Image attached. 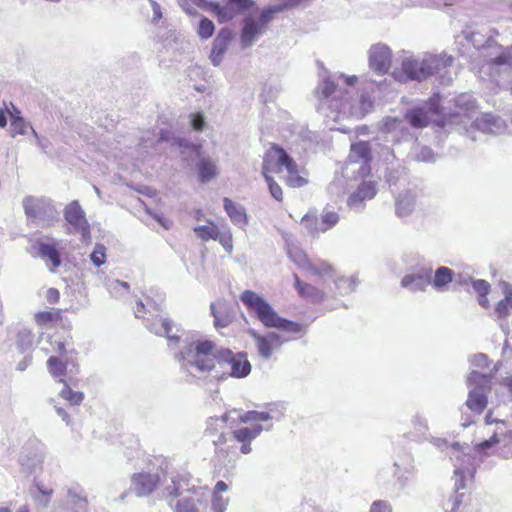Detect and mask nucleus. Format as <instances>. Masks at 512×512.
<instances>
[{
  "instance_id": "f257e3e1",
  "label": "nucleus",
  "mask_w": 512,
  "mask_h": 512,
  "mask_svg": "<svg viewBox=\"0 0 512 512\" xmlns=\"http://www.w3.org/2000/svg\"><path fill=\"white\" fill-rule=\"evenodd\" d=\"M274 409L269 411L251 410L239 413L236 410L225 413L221 417H210L205 429L206 435L215 436L212 443L215 447V458L223 465L234 463L238 450L242 454L252 452L251 443L262 431H269L272 424L262 425L274 418Z\"/></svg>"
},
{
  "instance_id": "f03ea898",
  "label": "nucleus",
  "mask_w": 512,
  "mask_h": 512,
  "mask_svg": "<svg viewBox=\"0 0 512 512\" xmlns=\"http://www.w3.org/2000/svg\"><path fill=\"white\" fill-rule=\"evenodd\" d=\"M320 82L315 89L318 99V111L325 118L330 130L348 133L350 127L342 124L349 119H361L373 111L374 101L367 93H362L358 99L351 94L357 83L356 76L343 74L331 77L326 69L319 72Z\"/></svg>"
},
{
  "instance_id": "7ed1b4c3",
  "label": "nucleus",
  "mask_w": 512,
  "mask_h": 512,
  "mask_svg": "<svg viewBox=\"0 0 512 512\" xmlns=\"http://www.w3.org/2000/svg\"><path fill=\"white\" fill-rule=\"evenodd\" d=\"M439 96L433 97L424 106L407 111L405 119L387 116L382 120L381 130L390 134L393 141H400L407 136L406 121L414 128H423L430 122L438 126L447 124L466 125L476 113V101L470 94H460L454 99V109L448 112L441 109Z\"/></svg>"
},
{
  "instance_id": "20e7f679",
  "label": "nucleus",
  "mask_w": 512,
  "mask_h": 512,
  "mask_svg": "<svg viewBox=\"0 0 512 512\" xmlns=\"http://www.w3.org/2000/svg\"><path fill=\"white\" fill-rule=\"evenodd\" d=\"M241 302L265 327L275 328L282 332H268L264 335L255 330L249 331L254 340L260 357L268 360L280 347L303 333V327L296 322L278 315L273 307L260 295L252 290H245L240 296Z\"/></svg>"
},
{
  "instance_id": "39448f33",
  "label": "nucleus",
  "mask_w": 512,
  "mask_h": 512,
  "mask_svg": "<svg viewBox=\"0 0 512 512\" xmlns=\"http://www.w3.org/2000/svg\"><path fill=\"white\" fill-rule=\"evenodd\" d=\"M218 349L210 340H193L177 356L180 369L190 380H216L219 368Z\"/></svg>"
},
{
  "instance_id": "423d86ee",
  "label": "nucleus",
  "mask_w": 512,
  "mask_h": 512,
  "mask_svg": "<svg viewBox=\"0 0 512 512\" xmlns=\"http://www.w3.org/2000/svg\"><path fill=\"white\" fill-rule=\"evenodd\" d=\"M499 442L496 434L489 439L477 444L474 448L475 455H471L466 450L467 446H461L459 443L449 444L445 439L431 438V443L442 451H447L451 461L455 467V488L459 490L465 489V479L472 478L476 470V465L481 462L483 457L488 455L487 450L492 448Z\"/></svg>"
},
{
  "instance_id": "0eeeda50",
  "label": "nucleus",
  "mask_w": 512,
  "mask_h": 512,
  "mask_svg": "<svg viewBox=\"0 0 512 512\" xmlns=\"http://www.w3.org/2000/svg\"><path fill=\"white\" fill-rule=\"evenodd\" d=\"M453 62L452 56L426 53L422 56L406 54L402 58L401 71H394L393 77L399 82L408 80L424 81L429 77L440 74Z\"/></svg>"
},
{
  "instance_id": "6e6552de",
  "label": "nucleus",
  "mask_w": 512,
  "mask_h": 512,
  "mask_svg": "<svg viewBox=\"0 0 512 512\" xmlns=\"http://www.w3.org/2000/svg\"><path fill=\"white\" fill-rule=\"evenodd\" d=\"M288 2L267 6L256 13L246 15L241 24L240 43L243 49L252 47L266 34L276 14L288 9Z\"/></svg>"
},
{
  "instance_id": "1a4fd4ad",
  "label": "nucleus",
  "mask_w": 512,
  "mask_h": 512,
  "mask_svg": "<svg viewBox=\"0 0 512 512\" xmlns=\"http://www.w3.org/2000/svg\"><path fill=\"white\" fill-rule=\"evenodd\" d=\"M182 7L189 14H193L190 4L202 8L212 13L220 23H227L234 19L237 15L249 10L253 5V0H226L224 5L206 0H181Z\"/></svg>"
},
{
  "instance_id": "9d476101",
  "label": "nucleus",
  "mask_w": 512,
  "mask_h": 512,
  "mask_svg": "<svg viewBox=\"0 0 512 512\" xmlns=\"http://www.w3.org/2000/svg\"><path fill=\"white\" fill-rule=\"evenodd\" d=\"M22 206L28 221L42 228L51 227L59 220V211L48 198L26 196Z\"/></svg>"
},
{
  "instance_id": "9b49d317",
  "label": "nucleus",
  "mask_w": 512,
  "mask_h": 512,
  "mask_svg": "<svg viewBox=\"0 0 512 512\" xmlns=\"http://www.w3.org/2000/svg\"><path fill=\"white\" fill-rule=\"evenodd\" d=\"M493 376L494 373L486 374L476 370H472L469 374L467 378L469 395L466 405L471 411L480 414L486 408V393L490 390V384Z\"/></svg>"
},
{
  "instance_id": "f8f14e48",
  "label": "nucleus",
  "mask_w": 512,
  "mask_h": 512,
  "mask_svg": "<svg viewBox=\"0 0 512 512\" xmlns=\"http://www.w3.org/2000/svg\"><path fill=\"white\" fill-rule=\"evenodd\" d=\"M219 368L216 380L225 379L228 376L235 378L246 377L251 371V365L243 354H234L229 349H220Z\"/></svg>"
},
{
  "instance_id": "ddd939ff",
  "label": "nucleus",
  "mask_w": 512,
  "mask_h": 512,
  "mask_svg": "<svg viewBox=\"0 0 512 512\" xmlns=\"http://www.w3.org/2000/svg\"><path fill=\"white\" fill-rule=\"evenodd\" d=\"M370 159V146L368 142L360 141L352 144L348 162L343 169L342 178H348L351 175L355 178L366 176L370 172Z\"/></svg>"
},
{
  "instance_id": "4468645a",
  "label": "nucleus",
  "mask_w": 512,
  "mask_h": 512,
  "mask_svg": "<svg viewBox=\"0 0 512 512\" xmlns=\"http://www.w3.org/2000/svg\"><path fill=\"white\" fill-rule=\"evenodd\" d=\"M69 365H71L73 368L75 367L73 358L62 359L56 356H51L47 361V368L49 373L54 378H60L59 381L64 383V387L60 392V396L68 401L71 405H78L84 398L83 393L70 389V387L62 378L65 376Z\"/></svg>"
},
{
  "instance_id": "2eb2a0df",
  "label": "nucleus",
  "mask_w": 512,
  "mask_h": 512,
  "mask_svg": "<svg viewBox=\"0 0 512 512\" xmlns=\"http://www.w3.org/2000/svg\"><path fill=\"white\" fill-rule=\"evenodd\" d=\"M64 218L70 226L71 233L80 234L81 239L84 242L90 241V225L87 221L85 212L78 201L74 200L66 205L64 209Z\"/></svg>"
},
{
  "instance_id": "dca6fc26",
  "label": "nucleus",
  "mask_w": 512,
  "mask_h": 512,
  "mask_svg": "<svg viewBox=\"0 0 512 512\" xmlns=\"http://www.w3.org/2000/svg\"><path fill=\"white\" fill-rule=\"evenodd\" d=\"M193 231L195 235L202 241H218L229 254L232 253L233 240L232 232L229 226L222 225L221 227H218L213 222H208L207 225H199L194 227Z\"/></svg>"
},
{
  "instance_id": "f3484780",
  "label": "nucleus",
  "mask_w": 512,
  "mask_h": 512,
  "mask_svg": "<svg viewBox=\"0 0 512 512\" xmlns=\"http://www.w3.org/2000/svg\"><path fill=\"white\" fill-rule=\"evenodd\" d=\"M288 255L290 259L300 268L311 275L324 277V275L333 276V266L325 261L312 262L307 255L296 246H289Z\"/></svg>"
},
{
  "instance_id": "a211bd4d",
  "label": "nucleus",
  "mask_w": 512,
  "mask_h": 512,
  "mask_svg": "<svg viewBox=\"0 0 512 512\" xmlns=\"http://www.w3.org/2000/svg\"><path fill=\"white\" fill-rule=\"evenodd\" d=\"M292 160L293 159L285 152L284 149L272 146L266 151L263 158V176H270L271 173H280L283 168L291 169Z\"/></svg>"
},
{
  "instance_id": "6ab92c4d",
  "label": "nucleus",
  "mask_w": 512,
  "mask_h": 512,
  "mask_svg": "<svg viewBox=\"0 0 512 512\" xmlns=\"http://www.w3.org/2000/svg\"><path fill=\"white\" fill-rule=\"evenodd\" d=\"M394 483L391 488L387 487V491L391 493L399 492L406 487L409 477L415 472L414 459L411 454L405 453L394 461Z\"/></svg>"
},
{
  "instance_id": "aec40b11",
  "label": "nucleus",
  "mask_w": 512,
  "mask_h": 512,
  "mask_svg": "<svg viewBox=\"0 0 512 512\" xmlns=\"http://www.w3.org/2000/svg\"><path fill=\"white\" fill-rule=\"evenodd\" d=\"M487 70L489 75L499 83H506L512 80V56L502 53L499 56L486 61L482 70Z\"/></svg>"
},
{
  "instance_id": "412c9836",
  "label": "nucleus",
  "mask_w": 512,
  "mask_h": 512,
  "mask_svg": "<svg viewBox=\"0 0 512 512\" xmlns=\"http://www.w3.org/2000/svg\"><path fill=\"white\" fill-rule=\"evenodd\" d=\"M160 475L158 472L142 471L134 473L131 477L130 490L138 497L150 495L158 486Z\"/></svg>"
},
{
  "instance_id": "4be33fe9",
  "label": "nucleus",
  "mask_w": 512,
  "mask_h": 512,
  "mask_svg": "<svg viewBox=\"0 0 512 512\" xmlns=\"http://www.w3.org/2000/svg\"><path fill=\"white\" fill-rule=\"evenodd\" d=\"M392 61L391 49L383 43H377L369 49V66L378 74H385L388 72Z\"/></svg>"
},
{
  "instance_id": "5701e85b",
  "label": "nucleus",
  "mask_w": 512,
  "mask_h": 512,
  "mask_svg": "<svg viewBox=\"0 0 512 512\" xmlns=\"http://www.w3.org/2000/svg\"><path fill=\"white\" fill-rule=\"evenodd\" d=\"M209 496L206 488L194 489L192 495L183 496L175 505V512H204L205 501Z\"/></svg>"
},
{
  "instance_id": "b1692460",
  "label": "nucleus",
  "mask_w": 512,
  "mask_h": 512,
  "mask_svg": "<svg viewBox=\"0 0 512 512\" xmlns=\"http://www.w3.org/2000/svg\"><path fill=\"white\" fill-rule=\"evenodd\" d=\"M39 256L49 263L47 264L50 271L54 272L61 265V258L58 251L60 241L47 238L46 240H38L36 242Z\"/></svg>"
},
{
  "instance_id": "393cba45",
  "label": "nucleus",
  "mask_w": 512,
  "mask_h": 512,
  "mask_svg": "<svg viewBox=\"0 0 512 512\" xmlns=\"http://www.w3.org/2000/svg\"><path fill=\"white\" fill-rule=\"evenodd\" d=\"M148 312L151 316H155V319L146 318V327L156 335L166 337L170 342L177 343L180 339V336L177 333H172L173 325L168 318L153 315L152 311L148 309ZM179 329L176 328V332Z\"/></svg>"
},
{
  "instance_id": "a878e982",
  "label": "nucleus",
  "mask_w": 512,
  "mask_h": 512,
  "mask_svg": "<svg viewBox=\"0 0 512 512\" xmlns=\"http://www.w3.org/2000/svg\"><path fill=\"white\" fill-rule=\"evenodd\" d=\"M191 483V478L185 474H177L171 477V483L165 487L167 496L180 497L192 495L194 489H201Z\"/></svg>"
},
{
  "instance_id": "bb28decb",
  "label": "nucleus",
  "mask_w": 512,
  "mask_h": 512,
  "mask_svg": "<svg viewBox=\"0 0 512 512\" xmlns=\"http://www.w3.org/2000/svg\"><path fill=\"white\" fill-rule=\"evenodd\" d=\"M431 283V269H421L405 275L401 280V286L412 292L425 291Z\"/></svg>"
},
{
  "instance_id": "cd10ccee",
  "label": "nucleus",
  "mask_w": 512,
  "mask_h": 512,
  "mask_svg": "<svg viewBox=\"0 0 512 512\" xmlns=\"http://www.w3.org/2000/svg\"><path fill=\"white\" fill-rule=\"evenodd\" d=\"M472 124L477 130L488 134H501L506 130V123L490 113L477 117Z\"/></svg>"
},
{
  "instance_id": "c85d7f7f",
  "label": "nucleus",
  "mask_w": 512,
  "mask_h": 512,
  "mask_svg": "<svg viewBox=\"0 0 512 512\" xmlns=\"http://www.w3.org/2000/svg\"><path fill=\"white\" fill-rule=\"evenodd\" d=\"M376 184L373 181H364L357 191L351 194L347 200L350 209L361 210L363 202L370 200L376 195Z\"/></svg>"
},
{
  "instance_id": "c756f323",
  "label": "nucleus",
  "mask_w": 512,
  "mask_h": 512,
  "mask_svg": "<svg viewBox=\"0 0 512 512\" xmlns=\"http://www.w3.org/2000/svg\"><path fill=\"white\" fill-rule=\"evenodd\" d=\"M503 298L499 300L493 310V317L498 320L507 319L512 315V284L501 283Z\"/></svg>"
},
{
  "instance_id": "7c9ffc66",
  "label": "nucleus",
  "mask_w": 512,
  "mask_h": 512,
  "mask_svg": "<svg viewBox=\"0 0 512 512\" xmlns=\"http://www.w3.org/2000/svg\"><path fill=\"white\" fill-rule=\"evenodd\" d=\"M230 41L231 31L227 28L221 29L213 41L210 54V59L213 65L218 66L222 62L223 56L226 53Z\"/></svg>"
},
{
  "instance_id": "2f4dec72",
  "label": "nucleus",
  "mask_w": 512,
  "mask_h": 512,
  "mask_svg": "<svg viewBox=\"0 0 512 512\" xmlns=\"http://www.w3.org/2000/svg\"><path fill=\"white\" fill-rule=\"evenodd\" d=\"M223 207L234 225L243 229L246 227L248 224V216L245 208L242 205L237 204L231 199L225 197L223 199Z\"/></svg>"
},
{
  "instance_id": "473e14b6",
  "label": "nucleus",
  "mask_w": 512,
  "mask_h": 512,
  "mask_svg": "<svg viewBox=\"0 0 512 512\" xmlns=\"http://www.w3.org/2000/svg\"><path fill=\"white\" fill-rule=\"evenodd\" d=\"M228 490V485L219 480L216 482L210 496H211V505L210 512H225L227 506L229 504V498L223 496L225 492Z\"/></svg>"
},
{
  "instance_id": "72a5a7b5",
  "label": "nucleus",
  "mask_w": 512,
  "mask_h": 512,
  "mask_svg": "<svg viewBox=\"0 0 512 512\" xmlns=\"http://www.w3.org/2000/svg\"><path fill=\"white\" fill-rule=\"evenodd\" d=\"M67 502L73 512H87V497L79 485H72L67 488Z\"/></svg>"
},
{
  "instance_id": "f704fd0d",
  "label": "nucleus",
  "mask_w": 512,
  "mask_h": 512,
  "mask_svg": "<svg viewBox=\"0 0 512 512\" xmlns=\"http://www.w3.org/2000/svg\"><path fill=\"white\" fill-rule=\"evenodd\" d=\"M199 180L207 183L218 175L216 161L210 157H202L196 164Z\"/></svg>"
},
{
  "instance_id": "c9c22d12",
  "label": "nucleus",
  "mask_w": 512,
  "mask_h": 512,
  "mask_svg": "<svg viewBox=\"0 0 512 512\" xmlns=\"http://www.w3.org/2000/svg\"><path fill=\"white\" fill-rule=\"evenodd\" d=\"M416 205V194L412 191L400 193L396 198V214L400 217L408 216Z\"/></svg>"
},
{
  "instance_id": "e433bc0d",
  "label": "nucleus",
  "mask_w": 512,
  "mask_h": 512,
  "mask_svg": "<svg viewBox=\"0 0 512 512\" xmlns=\"http://www.w3.org/2000/svg\"><path fill=\"white\" fill-rule=\"evenodd\" d=\"M453 271L441 266L436 269L434 277H431V285L439 292L448 290V285L453 281Z\"/></svg>"
},
{
  "instance_id": "4c0bfd02",
  "label": "nucleus",
  "mask_w": 512,
  "mask_h": 512,
  "mask_svg": "<svg viewBox=\"0 0 512 512\" xmlns=\"http://www.w3.org/2000/svg\"><path fill=\"white\" fill-rule=\"evenodd\" d=\"M295 278V287L301 297L310 299L314 302L323 301L325 298V293L307 283L302 282L297 275H294Z\"/></svg>"
},
{
  "instance_id": "58836bf2",
  "label": "nucleus",
  "mask_w": 512,
  "mask_h": 512,
  "mask_svg": "<svg viewBox=\"0 0 512 512\" xmlns=\"http://www.w3.org/2000/svg\"><path fill=\"white\" fill-rule=\"evenodd\" d=\"M411 425L413 429L411 432L413 440L421 441L428 439L429 426L426 417L420 413L415 414L411 420Z\"/></svg>"
},
{
  "instance_id": "ea45409f",
  "label": "nucleus",
  "mask_w": 512,
  "mask_h": 512,
  "mask_svg": "<svg viewBox=\"0 0 512 512\" xmlns=\"http://www.w3.org/2000/svg\"><path fill=\"white\" fill-rule=\"evenodd\" d=\"M36 491H30V495L34 502L38 505L40 508H47L49 506L53 489L52 488H46L39 483L35 484Z\"/></svg>"
},
{
  "instance_id": "a19ab883",
  "label": "nucleus",
  "mask_w": 512,
  "mask_h": 512,
  "mask_svg": "<svg viewBox=\"0 0 512 512\" xmlns=\"http://www.w3.org/2000/svg\"><path fill=\"white\" fill-rule=\"evenodd\" d=\"M10 128L12 137L17 135H30L32 137V130H34L31 124L19 115L12 117Z\"/></svg>"
},
{
  "instance_id": "79ce46f5",
  "label": "nucleus",
  "mask_w": 512,
  "mask_h": 512,
  "mask_svg": "<svg viewBox=\"0 0 512 512\" xmlns=\"http://www.w3.org/2000/svg\"><path fill=\"white\" fill-rule=\"evenodd\" d=\"M324 277H326V275H324ZM327 277L334 280L335 287L339 295H347L353 292L356 287V283L353 278L336 277L334 270L333 276L327 275Z\"/></svg>"
},
{
  "instance_id": "37998d69",
  "label": "nucleus",
  "mask_w": 512,
  "mask_h": 512,
  "mask_svg": "<svg viewBox=\"0 0 512 512\" xmlns=\"http://www.w3.org/2000/svg\"><path fill=\"white\" fill-rule=\"evenodd\" d=\"M287 171L286 183L290 187L299 188L307 184V179L300 175L298 165L292 160L291 169L285 168Z\"/></svg>"
},
{
  "instance_id": "c03bdc74",
  "label": "nucleus",
  "mask_w": 512,
  "mask_h": 512,
  "mask_svg": "<svg viewBox=\"0 0 512 512\" xmlns=\"http://www.w3.org/2000/svg\"><path fill=\"white\" fill-rule=\"evenodd\" d=\"M34 334L32 331L28 328H21L18 330L17 333V340L16 344L17 347L20 349L21 352H24L28 349H30L35 342Z\"/></svg>"
},
{
  "instance_id": "a18cd8bd",
  "label": "nucleus",
  "mask_w": 512,
  "mask_h": 512,
  "mask_svg": "<svg viewBox=\"0 0 512 512\" xmlns=\"http://www.w3.org/2000/svg\"><path fill=\"white\" fill-rule=\"evenodd\" d=\"M107 289L113 297L121 298L129 293V284L117 279H112L107 282Z\"/></svg>"
},
{
  "instance_id": "49530a36",
  "label": "nucleus",
  "mask_w": 512,
  "mask_h": 512,
  "mask_svg": "<svg viewBox=\"0 0 512 512\" xmlns=\"http://www.w3.org/2000/svg\"><path fill=\"white\" fill-rule=\"evenodd\" d=\"M339 222V215L334 211L324 210L320 218V230L322 233L333 228Z\"/></svg>"
},
{
  "instance_id": "de8ad7c7",
  "label": "nucleus",
  "mask_w": 512,
  "mask_h": 512,
  "mask_svg": "<svg viewBox=\"0 0 512 512\" xmlns=\"http://www.w3.org/2000/svg\"><path fill=\"white\" fill-rule=\"evenodd\" d=\"M172 145L177 146L180 149L181 154L183 155H185L186 153H188L189 156L192 154L199 155L200 146L195 145L186 139H174Z\"/></svg>"
},
{
  "instance_id": "09e8293b",
  "label": "nucleus",
  "mask_w": 512,
  "mask_h": 512,
  "mask_svg": "<svg viewBox=\"0 0 512 512\" xmlns=\"http://www.w3.org/2000/svg\"><path fill=\"white\" fill-rule=\"evenodd\" d=\"M302 225L312 235H318L319 233H322L320 230V220H318L316 216L306 214L302 218Z\"/></svg>"
},
{
  "instance_id": "8fccbe9b",
  "label": "nucleus",
  "mask_w": 512,
  "mask_h": 512,
  "mask_svg": "<svg viewBox=\"0 0 512 512\" xmlns=\"http://www.w3.org/2000/svg\"><path fill=\"white\" fill-rule=\"evenodd\" d=\"M215 30V26L211 20L208 18H202L198 27V35L203 39L210 38Z\"/></svg>"
},
{
  "instance_id": "3c124183",
  "label": "nucleus",
  "mask_w": 512,
  "mask_h": 512,
  "mask_svg": "<svg viewBox=\"0 0 512 512\" xmlns=\"http://www.w3.org/2000/svg\"><path fill=\"white\" fill-rule=\"evenodd\" d=\"M91 262L96 266L100 267L105 263L106 260V248L102 244H97L90 255Z\"/></svg>"
},
{
  "instance_id": "603ef678",
  "label": "nucleus",
  "mask_w": 512,
  "mask_h": 512,
  "mask_svg": "<svg viewBox=\"0 0 512 512\" xmlns=\"http://www.w3.org/2000/svg\"><path fill=\"white\" fill-rule=\"evenodd\" d=\"M264 178L267 182L271 196L277 201H282L283 191L280 185L276 183L271 176H264Z\"/></svg>"
},
{
  "instance_id": "864d4df0",
  "label": "nucleus",
  "mask_w": 512,
  "mask_h": 512,
  "mask_svg": "<svg viewBox=\"0 0 512 512\" xmlns=\"http://www.w3.org/2000/svg\"><path fill=\"white\" fill-rule=\"evenodd\" d=\"M148 2L150 4L152 12H153L150 22L154 25H157L160 22V20L163 18V9H162L161 5L155 0H148Z\"/></svg>"
},
{
  "instance_id": "5fc2aeb1",
  "label": "nucleus",
  "mask_w": 512,
  "mask_h": 512,
  "mask_svg": "<svg viewBox=\"0 0 512 512\" xmlns=\"http://www.w3.org/2000/svg\"><path fill=\"white\" fill-rule=\"evenodd\" d=\"M415 158L417 161L422 162H433L435 161V155L431 148L427 146H423L419 149V151L416 153Z\"/></svg>"
},
{
  "instance_id": "6e6d98bb",
  "label": "nucleus",
  "mask_w": 512,
  "mask_h": 512,
  "mask_svg": "<svg viewBox=\"0 0 512 512\" xmlns=\"http://www.w3.org/2000/svg\"><path fill=\"white\" fill-rule=\"evenodd\" d=\"M464 493H458L447 501L446 512H457L463 502Z\"/></svg>"
},
{
  "instance_id": "4d7b16f0",
  "label": "nucleus",
  "mask_w": 512,
  "mask_h": 512,
  "mask_svg": "<svg viewBox=\"0 0 512 512\" xmlns=\"http://www.w3.org/2000/svg\"><path fill=\"white\" fill-rule=\"evenodd\" d=\"M29 140L32 144L37 145L44 153L48 151L50 145L48 139L39 136L35 130H32V137H30Z\"/></svg>"
},
{
  "instance_id": "13d9d810",
  "label": "nucleus",
  "mask_w": 512,
  "mask_h": 512,
  "mask_svg": "<svg viewBox=\"0 0 512 512\" xmlns=\"http://www.w3.org/2000/svg\"><path fill=\"white\" fill-rule=\"evenodd\" d=\"M211 311L214 317V325L217 328L226 327L229 323V319L227 316H222L220 312L217 310L215 304H211Z\"/></svg>"
},
{
  "instance_id": "bf43d9fd",
  "label": "nucleus",
  "mask_w": 512,
  "mask_h": 512,
  "mask_svg": "<svg viewBox=\"0 0 512 512\" xmlns=\"http://www.w3.org/2000/svg\"><path fill=\"white\" fill-rule=\"evenodd\" d=\"M369 512H392V506L385 500H377L371 504Z\"/></svg>"
},
{
  "instance_id": "052dcab7",
  "label": "nucleus",
  "mask_w": 512,
  "mask_h": 512,
  "mask_svg": "<svg viewBox=\"0 0 512 512\" xmlns=\"http://www.w3.org/2000/svg\"><path fill=\"white\" fill-rule=\"evenodd\" d=\"M190 123L194 130L202 131L205 126V119L203 114L195 113L190 115Z\"/></svg>"
},
{
  "instance_id": "680f3d73",
  "label": "nucleus",
  "mask_w": 512,
  "mask_h": 512,
  "mask_svg": "<svg viewBox=\"0 0 512 512\" xmlns=\"http://www.w3.org/2000/svg\"><path fill=\"white\" fill-rule=\"evenodd\" d=\"M472 286L478 295L488 294L490 290V284L485 280H474Z\"/></svg>"
},
{
  "instance_id": "e2e57ef3",
  "label": "nucleus",
  "mask_w": 512,
  "mask_h": 512,
  "mask_svg": "<svg viewBox=\"0 0 512 512\" xmlns=\"http://www.w3.org/2000/svg\"><path fill=\"white\" fill-rule=\"evenodd\" d=\"M470 363L472 367L484 368L488 365V358L485 354H477L471 358Z\"/></svg>"
},
{
  "instance_id": "0e129e2a",
  "label": "nucleus",
  "mask_w": 512,
  "mask_h": 512,
  "mask_svg": "<svg viewBox=\"0 0 512 512\" xmlns=\"http://www.w3.org/2000/svg\"><path fill=\"white\" fill-rule=\"evenodd\" d=\"M342 179L341 178H336L328 187V190L331 194L333 195H341L343 194L345 191H342L341 190V185H342Z\"/></svg>"
},
{
  "instance_id": "69168bd1",
  "label": "nucleus",
  "mask_w": 512,
  "mask_h": 512,
  "mask_svg": "<svg viewBox=\"0 0 512 512\" xmlns=\"http://www.w3.org/2000/svg\"><path fill=\"white\" fill-rule=\"evenodd\" d=\"M52 320V314L50 312H41L36 315V322L38 324H45Z\"/></svg>"
},
{
  "instance_id": "338daca9",
  "label": "nucleus",
  "mask_w": 512,
  "mask_h": 512,
  "mask_svg": "<svg viewBox=\"0 0 512 512\" xmlns=\"http://www.w3.org/2000/svg\"><path fill=\"white\" fill-rule=\"evenodd\" d=\"M57 351L59 352V357L58 358H62V359H66V358H73L71 356V352H69L65 346L64 343L62 342H59L58 345H57Z\"/></svg>"
},
{
  "instance_id": "774afa93",
  "label": "nucleus",
  "mask_w": 512,
  "mask_h": 512,
  "mask_svg": "<svg viewBox=\"0 0 512 512\" xmlns=\"http://www.w3.org/2000/svg\"><path fill=\"white\" fill-rule=\"evenodd\" d=\"M46 297H47V300L50 303H56L59 300L60 294H59V291L57 289L50 288L47 291V296Z\"/></svg>"
}]
</instances>
